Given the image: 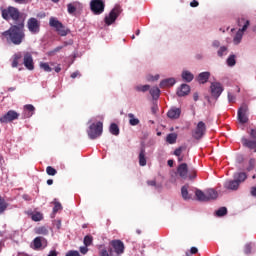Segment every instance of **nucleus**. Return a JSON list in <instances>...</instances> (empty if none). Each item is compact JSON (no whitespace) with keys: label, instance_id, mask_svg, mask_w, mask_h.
Instances as JSON below:
<instances>
[{"label":"nucleus","instance_id":"nucleus-15","mask_svg":"<svg viewBox=\"0 0 256 256\" xmlns=\"http://www.w3.org/2000/svg\"><path fill=\"white\" fill-rule=\"evenodd\" d=\"M35 113V106L31 104H27L24 106L23 119H29V117H33Z\"/></svg>","mask_w":256,"mask_h":256},{"label":"nucleus","instance_id":"nucleus-53","mask_svg":"<svg viewBox=\"0 0 256 256\" xmlns=\"http://www.w3.org/2000/svg\"><path fill=\"white\" fill-rule=\"evenodd\" d=\"M88 246H82L80 247V253H82V255H87L89 248H87Z\"/></svg>","mask_w":256,"mask_h":256},{"label":"nucleus","instance_id":"nucleus-18","mask_svg":"<svg viewBox=\"0 0 256 256\" xmlns=\"http://www.w3.org/2000/svg\"><path fill=\"white\" fill-rule=\"evenodd\" d=\"M181 196L184 201H190V199H193V196L189 194V184L181 187Z\"/></svg>","mask_w":256,"mask_h":256},{"label":"nucleus","instance_id":"nucleus-5","mask_svg":"<svg viewBox=\"0 0 256 256\" xmlns=\"http://www.w3.org/2000/svg\"><path fill=\"white\" fill-rule=\"evenodd\" d=\"M242 23H244L243 27L238 30V32L236 33V35L233 39L235 45H239V43H241V40L243 39V32L247 31V29L250 25L249 20L245 21L244 18H241V19L238 20L239 27H241Z\"/></svg>","mask_w":256,"mask_h":256},{"label":"nucleus","instance_id":"nucleus-33","mask_svg":"<svg viewBox=\"0 0 256 256\" xmlns=\"http://www.w3.org/2000/svg\"><path fill=\"white\" fill-rule=\"evenodd\" d=\"M226 63L228 65V67H235V65L237 64V60H236L235 54L230 55L227 58Z\"/></svg>","mask_w":256,"mask_h":256},{"label":"nucleus","instance_id":"nucleus-51","mask_svg":"<svg viewBox=\"0 0 256 256\" xmlns=\"http://www.w3.org/2000/svg\"><path fill=\"white\" fill-rule=\"evenodd\" d=\"M99 255L100 256H111V252H109L107 249L104 248V249L100 250Z\"/></svg>","mask_w":256,"mask_h":256},{"label":"nucleus","instance_id":"nucleus-45","mask_svg":"<svg viewBox=\"0 0 256 256\" xmlns=\"http://www.w3.org/2000/svg\"><path fill=\"white\" fill-rule=\"evenodd\" d=\"M43 219V214L41 212H36L35 214L32 215V221H42Z\"/></svg>","mask_w":256,"mask_h":256},{"label":"nucleus","instance_id":"nucleus-61","mask_svg":"<svg viewBox=\"0 0 256 256\" xmlns=\"http://www.w3.org/2000/svg\"><path fill=\"white\" fill-rule=\"evenodd\" d=\"M157 106L156 105H154V106H152L151 107V112L153 113V115H155V113H157Z\"/></svg>","mask_w":256,"mask_h":256},{"label":"nucleus","instance_id":"nucleus-13","mask_svg":"<svg viewBox=\"0 0 256 256\" xmlns=\"http://www.w3.org/2000/svg\"><path fill=\"white\" fill-rule=\"evenodd\" d=\"M23 64L28 71H33V69H35V63L33 62V55H31V53L26 52L24 54Z\"/></svg>","mask_w":256,"mask_h":256},{"label":"nucleus","instance_id":"nucleus-50","mask_svg":"<svg viewBox=\"0 0 256 256\" xmlns=\"http://www.w3.org/2000/svg\"><path fill=\"white\" fill-rule=\"evenodd\" d=\"M253 249V247L251 246V244H246L244 247V253L246 255H251V250Z\"/></svg>","mask_w":256,"mask_h":256},{"label":"nucleus","instance_id":"nucleus-42","mask_svg":"<svg viewBox=\"0 0 256 256\" xmlns=\"http://www.w3.org/2000/svg\"><path fill=\"white\" fill-rule=\"evenodd\" d=\"M183 151H187V146H180L179 148H177L175 151H174V155L176 157H181V153H183Z\"/></svg>","mask_w":256,"mask_h":256},{"label":"nucleus","instance_id":"nucleus-3","mask_svg":"<svg viewBox=\"0 0 256 256\" xmlns=\"http://www.w3.org/2000/svg\"><path fill=\"white\" fill-rule=\"evenodd\" d=\"M49 25L53 27L61 37H67V35H69V29L55 17H50Z\"/></svg>","mask_w":256,"mask_h":256},{"label":"nucleus","instance_id":"nucleus-54","mask_svg":"<svg viewBox=\"0 0 256 256\" xmlns=\"http://www.w3.org/2000/svg\"><path fill=\"white\" fill-rule=\"evenodd\" d=\"M250 137L256 141V128L250 130Z\"/></svg>","mask_w":256,"mask_h":256},{"label":"nucleus","instance_id":"nucleus-41","mask_svg":"<svg viewBox=\"0 0 256 256\" xmlns=\"http://www.w3.org/2000/svg\"><path fill=\"white\" fill-rule=\"evenodd\" d=\"M37 235H49V230L45 226L39 227L36 229Z\"/></svg>","mask_w":256,"mask_h":256},{"label":"nucleus","instance_id":"nucleus-9","mask_svg":"<svg viewBox=\"0 0 256 256\" xmlns=\"http://www.w3.org/2000/svg\"><path fill=\"white\" fill-rule=\"evenodd\" d=\"M247 113H249V106L246 103H243L238 109V120L240 123L245 124L249 121Z\"/></svg>","mask_w":256,"mask_h":256},{"label":"nucleus","instance_id":"nucleus-47","mask_svg":"<svg viewBox=\"0 0 256 256\" xmlns=\"http://www.w3.org/2000/svg\"><path fill=\"white\" fill-rule=\"evenodd\" d=\"M67 9H68V13L70 15H73V13H75V11H77V8L72 3H69L67 5Z\"/></svg>","mask_w":256,"mask_h":256},{"label":"nucleus","instance_id":"nucleus-6","mask_svg":"<svg viewBox=\"0 0 256 256\" xmlns=\"http://www.w3.org/2000/svg\"><path fill=\"white\" fill-rule=\"evenodd\" d=\"M122 12H123V9H121V6L116 5L110 11L109 15L104 18V22L107 25H113V23H115V21H117V17H119V15H121Z\"/></svg>","mask_w":256,"mask_h":256},{"label":"nucleus","instance_id":"nucleus-24","mask_svg":"<svg viewBox=\"0 0 256 256\" xmlns=\"http://www.w3.org/2000/svg\"><path fill=\"white\" fill-rule=\"evenodd\" d=\"M43 242L47 243V240L41 236L39 237H36L34 240H33V246H34V249H41V247H43Z\"/></svg>","mask_w":256,"mask_h":256},{"label":"nucleus","instance_id":"nucleus-26","mask_svg":"<svg viewBox=\"0 0 256 256\" xmlns=\"http://www.w3.org/2000/svg\"><path fill=\"white\" fill-rule=\"evenodd\" d=\"M197 201L205 202L207 201V192H203L202 190L196 189L195 191Z\"/></svg>","mask_w":256,"mask_h":256},{"label":"nucleus","instance_id":"nucleus-36","mask_svg":"<svg viewBox=\"0 0 256 256\" xmlns=\"http://www.w3.org/2000/svg\"><path fill=\"white\" fill-rule=\"evenodd\" d=\"M21 53H16L13 55V61H12V67H18L19 66V60L22 59Z\"/></svg>","mask_w":256,"mask_h":256},{"label":"nucleus","instance_id":"nucleus-34","mask_svg":"<svg viewBox=\"0 0 256 256\" xmlns=\"http://www.w3.org/2000/svg\"><path fill=\"white\" fill-rule=\"evenodd\" d=\"M166 141L170 145H173V144L177 143V135L175 133L168 134L167 137H166Z\"/></svg>","mask_w":256,"mask_h":256},{"label":"nucleus","instance_id":"nucleus-63","mask_svg":"<svg viewBox=\"0 0 256 256\" xmlns=\"http://www.w3.org/2000/svg\"><path fill=\"white\" fill-rule=\"evenodd\" d=\"M55 72L56 73H61V65H57L55 68H54Z\"/></svg>","mask_w":256,"mask_h":256},{"label":"nucleus","instance_id":"nucleus-55","mask_svg":"<svg viewBox=\"0 0 256 256\" xmlns=\"http://www.w3.org/2000/svg\"><path fill=\"white\" fill-rule=\"evenodd\" d=\"M66 256H81L77 251H69Z\"/></svg>","mask_w":256,"mask_h":256},{"label":"nucleus","instance_id":"nucleus-52","mask_svg":"<svg viewBox=\"0 0 256 256\" xmlns=\"http://www.w3.org/2000/svg\"><path fill=\"white\" fill-rule=\"evenodd\" d=\"M235 95H233L231 92H228V101L229 103H235Z\"/></svg>","mask_w":256,"mask_h":256},{"label":"nucleus","instance_id":"nucleus-57","mask_svg":"<svg viewBox=\"0 0 256 256\" xmlns=\"http://www.w3.org/2000/svg\"><path fill=\"white\" fill-rule=\"evenodd\" d=\"M77 77H81V73H79V71L73 72L71 74L72 79H77Z\"/></svg>","mask_w":256,"mask_h":256},{"label":"nucleus","instance_id":"nucleus-17","mask_svg":"<svg viewBox=\"0 0 256 256\" xmlns=\"http://www.w3.org/2000/svg\"><path fill=\"white\" fill-rule=\"evenodd\" d=\"M145 155H146L145 146H142L140 148V153L138 156L140 167H145V165H147V157Z\"/></svg>","mask_w":256,"mask_h":256},{"label":"nucleus","instance_id":"nucleus-48","mask_svg":"<svg viewBox=\"0 0 256 256\" xmlns=\"http://www.w3.org/2000/svg\"><path fill=\"white\" fill-rule=\"evenodd\" d=\"M256 161L255 159H250L249 160V166L247 167V171H253L255 169Z\"/></svg>","mask_w":256,"mask_h":256},{"label":"nucleus","instance_id":"nucleus-20","mask_svg":"<svg viewBox=\"0 0 256 256\" xmlns=\"http://www.w3.org/2000/svg\"><path fill=\"white\" fill-rule=\"evenodd\" d=\"M167 116L169 119H179L181 117V108H172L168 111Z\"/></svg>","mask_w":256,"mask_h":256},{"label":"nucleus","instance_id":"nucleus-37","mask_svg":"<svg viewBox=\"0 0 256 256\" xmlns=\"http://www.w3.org/2000/svg\"><path fill=\"white\" fill-rule=\"evenodd\" d=\"M40 69H42L46 73H51V71H53V68H51V66H49V63L47 62H41Z\"/></svg>","mask_w":256,"mask_h":256},{"label":"nucleus","instance_id":"nucleus-46","mask_svg":"<svg viewBox=\"0 0 256 256\" xmlns=\"http://www.w3.org/2000/svg\"><path fill=\"white\" fill-rule=\"evenodd\" d=\"M63 206L59 202H54V207H53V213H57L58 211H62Z\"/></svg>","mask_w":256,"mask_h":256},{"label":"nucleus","instance_id":"nucleus-21","mask_svg":"<svg viewBox=\"0 0 256 256\" xmlns=\"http://www.w3.org/2000/svg\"><path fill=\"white\" fill-rule=\"evenodd\" d=\"M239 181L236 180H230L225 183L224 187L226 189H230L231 191H237L239 189Z\"/></svg>","mask_w":256,"mask_h":256},{"label":"nucleus","instance_id":"nucleus-14","mask_svg":"<svg viewBox=\"0 0 256 256\" xmlns=\"http://www.w3.org/2000/svg\"><path fill=\"white\" fill-rule=\"evenodd\" d=\"M177 175L184 180L188 178L189 167L187 166V163H182L177 167Z\"/></svg>","mask_w":256,"mask_h":256},{"label":"nucleus","instance_id":"nucleus-27","mask_svg":"<svg viewBox=\"0 0 256 256\" xmlns=\"http://www.w3.org/2000/svg\"><path fill=\"white\" fill-rule=\"evenodd\" d=\"M182 79L183 81H186V83H191V81L195 79V76L193 75V73L185 70L182 72Z\"/></svg>","mask_w":256,"mask_h":256},{"label":"nucleus","instance_id":"nucleus-38","mask_svg":"<svg viewBox=\"0 0 256 256\" xmlns=\"http://www.w3.org/2000/svg\"><path fill=\"white\" fill-rule=\"evenodd\" d=\"M216 217H225L227 215V207H221L215 212Z\"/></svg>","mask_w":256,"mask_h":256},{"label":"nucleus","instance_id":"nucleus-30","mask_svg":"<svg viewBox=\"0 0 256 256\" xmlns=\"http://www.w3.org/2000/svg\"><path fill=\"white\" fill-rule=\"evenodd\" d=\"M234 179L238 181V183H243L247 179V174L245 172H239L234 174Z\"/></svg>","mask_w":256,"mask_h":256},{"label":"nucleus","instance_id":"nucleus-12","mask_svg":"<svg viewBox=\"0 0 256 256\" xmlns=\"http://www.w3.org/2000/svg\"><path fill=\"white\" fill-rule=\"evenodd\" d=\"M210 89L212 97H214L215 99H219V97H221V94L223 93V86H221V83H212Z\"/></svg>","mask_w":256,"mask_h":256},{"label":"nucleus","instance_id":"nucleus-28","mask_svg":"<svg viewBox=\"0 0 256 256\" xmlns=\"http://www.w3.org/2000/svg\"><path fill=\"white\" fill-rule=\"evenodd\" d=\"M128 118H129V125H131L132 127H135L139 125V123H141V121L138 118H136L135 114L133 113H129Z\"/></svg>","mask_w":256,"mask_h":256},{"label":"nucleus","instance_id":"nucleus-43","mask_svg":"<svg viewBox=\"0 0 256 256\" xmlns=\"http://www.w3.org/2000/svg\"><path fill=\"white\" fill-rule=\"evenodd\" d=\"M46 173H47V175H50L51 177H55V175H57V170L55 168H53L52 166H48L46 168Z\"/></svg>","mask_w":256,"mask_h":256},{"label":"nucleus","instance_id":"nucleus-29","mask_svg":"<svg viewBox=\"0 0 256 256\" xmlns=\"http://www.w3.org/2000/svg\"><path fill=\"white\" fill-rule=\"evenodd\" d=\"M67 45H71V42H64L62 46H57L56 48H54L53 50L48 52V55L50 57H53V55L59 53V51H61V49H63L64 47H67Z\"/></svg>","mask_w":256,"mask_h":256},{"label":"nucleus","instance_id":"nucleus-39","mask_svg":"<svg viewBox=\"0 0 256 256\" xmlns=\"http://www.w3.org/2000/svg\"><path fill=\"white\" fill-rule=\"evenodd\" d=\"M109 130L112 135H119V126L116 123H112Z\"/></svg>","mask_w":256,"mask_h":256},{"label":"nucleus","instance_id":"nucleus-1","mask_svg":"<svg viewBox=\"0 0 256 256\" xmlns=\"http://www.w3.org/2000/svg\"><path fill=\"white\" fill-rule=\"evenodd\" d=\"M25 24L23 22L18 25L11 26L8 30L2 33L8 43H13V45H21L23 39H25L24 29Z\"/></svg>","mask_w":256,"mask_h":256},{"label":"nucleus","instance_id":"nucleus-31","mask_svg":"<svg viewBox=\"0 0 256 256\" xmlns=\"http://www.w3.org/2000/svg\"><path fill=\"white\" fill-rule=\"evenodd\" d=\"M7 207H9V204H7L5 198L0 196V215L7 211Z\"/></svg>","mask_w":256,"mask_h":256},{"label":"nucleus","instance_id":"nucleus-16","mask_svg":"<svg viewBox=\"0 0 256 256\" xmlns=\"http://www.w3.org/2000/svg\"><path fill=\"white\" fill-rule=\"evenodd\" d=\"M242 144L254 153H256V140H249L247 138H242Z\"/></svg>","mask_w":256,"mask_h":256},{"label":"nucleus","instance_id":"nucleus-35","mask_svg":"<svg viewBox=\"0 0 256 256\" xmlns=\"http://www.w3.org/2000/svg\"><path fill=\"white\" fill-rule=\"evenodd\" d=\"M151 89L150 85H138L135 86V90L141 93H147V91H149Z\"/></svg>","mask_w":256,"mask_h":256},{"label":"nucleus","instance_id":"nucleus-56","mask_svg":"<svg viewBox=\"0 0 256 256\" xmlns=\"http://www.w3.org/2000/svg\"><path fill=\"white\" fill-rule=\"evenodd\" d=\"M197 253H199V250L197 249V247H192L190 249V255H197Z\"/></svg>","mask_w":256,"mask_h":256},{"label":"nucleus","instance_id":"nucleus-32","mask_svg":"<svg viewBox=\"0 0 256 256\" xmlns=\"http://www.w3.org/2000/svg\"><path fill=\"white\" fill-rule=\"evenodd\" d=\"M150 95L153 97V99H159V95H161V90L159 87H152L150 89Z\"/></svg>","mask_w":256,"mask_h":256},{"label":"nucleus","instance_id":"nucleus-40","mask_svg":"<svg viewBox=\"0 0 256 256\" xmlns=\"http://www.w3.org/2000/svg\"><path fill=\"white\" fill-rule=\"evenodd\" d=\"M93 244V236L91 235H86L84 237V245L86 247H91V245Z\"/></svg>","mask_w":256,"mask_h":256},{"label":"nucleus","instance_id":"nucleus-25","mask_svg":"<svg viewBox=\"0 0 256 256\" xmlns=\"http://www.w3.org/2000/svg\"><path fill=\"white\" fill-rule=\"evenodd\" d=\"M217 197H219V194L217 193V191H215V189L210 188V189L206 190V199H207V201L217 199Z\"/></svg>","mask_w":256,"mask_h":256},{"label":"nucleus","instance_id":"nucleus-4","mask_svg":"<svg viewBox=\"0 0 256 256\" xmlns=\"http://www.w3.org/2000/svg\"><path fill=\"white\" fill-rule=\"evenodd\" d=\"M89 139H97V137H101L103 135V122H97L90 125L88 131Z\"/></svg>","mask_w":256,"mask_h":256},{"label":"nucleus","instance_id":"nucleus-64","mask_svg":"<svg viewBox=\"0 0 256 256\" xmlns=\"http://www.w3.org/2000/svg\"><path fill=\"white\" fill-rule=\"evenodd\" d=\"M251 195H252L253 197H256V187H252V189H251Z\"/></svg>","mask_w":256,"mask_h":256},{"label":"nucleus","instance_id":"nucleus-7","mask_svg":"<svg viewBox=\"0 0 256 256\" xmlns=\"http://www.w3.org/2000/svg\"><path fill=\"white\" fill-rule=\"evenodd\" d=\"M90 9L94 15H101L105 11V3L103 0H92L90 2Z\"/></svg>","mask_w":256,"mask_h":256},{"label":"nucleus","instance_id":"nucleus-23","mask_svg":"<svg viewBox=\"0 0 256 256\" xmlns=\"http://www.w3.org/2000/svg\"><path fill=\"white\" fill-rule=\"evenodd\" d=\"M209 77H211V73L201 72L198 75L197 81L203 85V84L207 83V81H209Z\"/></svg>","mask_w":256,"mask_h":256},{"label":"nucleus","instance_id":"nucleus-60","mask_svg":"<svg viewBox=\"0 0 256 256\" xmlns=\"http://www.w3.org/2000/svg\"><path fill=\"white\" fill-rule=\"evenodd\" d=\"M221 45V43L218 40L213 41L212 47L218 48Z\"/></svg>","mask_w":256,"mask_h":256},{"label":"nucleus","instance_id":"nucleus-19","mask_svg":"<svg viewBox=\"0 0 256 256\" xmlns=\"http://www.w3.org/2000/svg\"><path fill=\"white\" fill-rule=\"evenodd\" d=\"M191 93V87L187 84H182L180 89L177 91L178 97H185Z\"/></svg>","mask_w":256,"mask_h":256},{"label":"nucleus","instance_id":"nucleus-2","mask_svg":"<svg viewBox=\"0 0 256 256\" xmlns=\"http://www.w3.org/2000/svg\"><path fill=\"white\" fill-rule=\"evenodd\" d=\"M1 13L2 18H4L5 21H9L12 19V21L17 22L21 17V12L19 11V9L13 6H9L8 8L2 9Z\"/></svg>","mask_w":256,"mask_h":256},{"label":"nucleus","instance_id":"nucleus-44","mask_svg":"<svg viewBox=\"0 0 256 256\" xmlns=\"http://www.w3.org/2000/svg\"><path fill=\"white\" fill-rule=\"evenodd\" d=\"M188 179L190 181H193V179H197V170L195 169L190 170L188 174Z\"/></svg>","mask_w":256,"mask_h":256},{"label":"nucleus","instance_id":"nucleus-49","mask_svg":"<svg viewBox=\"0 0 256 256\" xmlns=\"http://www.w3.org/2000/svg\"><path fill=\"white\" fill-rule=\"evenodd\" d=\"M227 53V47L226 46H221L220 49L218 50V57H223Z\"/></svg>","mask_w":256,"mask_h":256},{"label":"nucleus","instance_id":"nucleus-8","mask_svg":"<svg viewBox=\"0 0 256 256\" xmlns=\"http://www.w3.org/2000/svg\"><path fill=\"white\" fill-rule=\"evenodd\" d=\"M206 131H207V126L205 125V122L200 121L198 122L195 130L192 132V137L197 140L202 139Z\"/></svg>","mask_w":256,"mask_h":256},{"label":"nucleus","instance_id":"nucleus-22","mask_svg":"<svg viewBox=\"0 0 256 256\" xmlns=\"http://www.w3.org/2000/svg\"><path fill=\"white\" fill-rule=\"evenodd\" d=\"M175 83H176L175 78H167L160 82V87L161 89H165L167 87H173Z\"/></svg>","mask_w":256,"mask_h":256},{"label":"nucleus","instance_id":"nucleus-62","mask_svg":"<svg viewBox=\"0 0 256 256\" xmlns=\"http://www.w3.org/2000/svg\"><path fill=\"white\" fill-rule=\"evenodd\" d=\"M47 256H57V251L52 250V251L49 252V254Z\"/></svg>","mask_w":256,"mask_h":256},{"label":"nucleus","instance_id":"nucleus-10","mask_svg":"<svg viewBox=\"0 0 256 256\" xmlns=\"http://www.w3.org/2000/svg\"><path fill=\"white\" fill-rule=\"evenodd\" d=\"M28 31L34 35L41 31V22L37 18H30L27 22Z\"/></svg>","mask_w":256,"mask_h":256},{"label":"nucleus","instance_id":"nucleus-59","mask_svg":"<svg viewBox=\"0 0 256 256\" xmlns=\"http://www.w3.org/2000/svg\"><path fill=\"white\" fill-rule=\"evenodd\" d=\"M190 7H199V2L197 0H192L190 2Z\"/></svg>","mask_w":256,"mask_h":256},{"label":"nucleus","instance_id":"nucleus-11","mask_svg":"<svg viewBox=\"0 0 256 256\" xmlns=\"http://www.w3.org/2000/svg\"><path fill=\"white\" fill-rule=\"evenodd\" d=\"M16 119H19V113L10 110L0 118V123H11V121H15Z\"/></svg>","mask_w":256,"mask_h":256},{"label":"nucleus","instance_id":"nucleus-58","mask_svg":"<svg viewBox=\"0 0 256 256\" xmlns=\"http://www.w3.org/2000/svg\"><path fill=\"white\" fill-rule=\"evenodd\" d=\"M147 185L150 187H157V182L155 180H150L147 182Z\"/></svg>","mask_w":256,"mask_h":256}]
</instances>
